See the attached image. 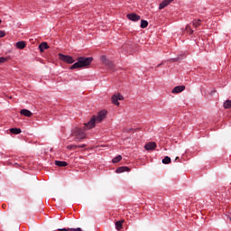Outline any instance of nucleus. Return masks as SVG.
<instances>
[{
    "mask_svg": "<svg viewBox=\"0 0 231 231\" xmlns=\"http://www.w3.org/2000/svg\"><path fill=\"white\" fill-rule=\"evenodd\" d=\"M1 23H2V21H1V19H0V24H1Z\"/></svg>",
    "mask_w": 231,
    "mask_h": 231,
    "instance_id": "obj_29",
    "label": "nucleus"
},
{
    "mask_svg": "<svg viewBox=\"0 0 231 231\" xmlns=\"http://www.w3.org/2000/svg\"><path fill=\"white\" fill-rule=\"evenodd\" d=\"M200 23H201V20H200V19H199V20H194V21L192 22V24H193L194 28H198V26H199Z\"/></svg>",
    "mask_w": 231,
    "mask_h": 231,
    "instance_id": "obj_22",
    "label": "nucleus"
},
{
    "mask_svg": "<svg viewBox=\"0 0 231 231\" xmlns=\"http://www.w3.org/2000/svg\"><path fill=\"white\" fill-rule=\"evenodd\" d=\"M162 163H164V165H167V164L171 163V157L165 156V157L162 159Z\"/></svg>",
    "mask_w": 231,
    "mask_h": 231,
    "instance_id": "obj_21",
    "label": "nucleus"
},
{
    "mask_svg": "<svg viewBox=\"0 0 231 231\" xmlns=\"http://www.w3.org/2000/svg\"><path fill=\"white\" fill-rule=\"evenodd\" d=\"M15 46L18 50H24L26 48V42L21 41L15 43Z\"/></svg>",
    "mask_w": 231,
    "mask_h": 231,
    "instance_id": "obj_13",
    "label": "nucleus"
},
{
    "mask_svg": "<svg viewBox=\"0 0 231 231\" xmlns=\"http://www.w3.org/2000/svg\"><path fill=\"white\" fill-rule=\"evenodd\" d=\"M5 35H6V32H5V31H0V39L5 37Z\"/></svg>",
    "mask_w": 231,
    "mask_h": 231,
    "instance_id": "obj_27",
    "label": "nucleus"
},
{
    "mask_svg": "<svg viewBox=\"0 0 231 231\" xmlns=\"http://www.w3.org/2000/svg\"><path fill=\"white\" fill-rule=\"evenodd\" d=\"M186 30H187V32L189 33L190 35L194 33V31L192 30V28H190V25H187Z\"/></svg>",
    "mask_w": 231,
    "mask_h": 231,
    "instance_id": "obj_24",
    "label": "nucleus"
},
{
    "mask_svg": "<svg viewBox=\"0 0 231 231\" xmlns=\"http://www.w3.org/2000/svg\"><path fill=\"white\" fill-rule=\"evenodd\" d=\"M20 115H23V116H27V118H30L32 116V111L28 110V109H22L20 111Z\"/></svg>",
    "mask_w": 231,
    "mask_h": 231,
    "instance_id": "obj_12",
    "label": "nucleus"
},
{
    "mask_svg": "<svg viewBox=\"0 0 231 231\" xmlns=\"http://www.w3.org/2000/svg\"><path fill=\"white\" fill-rule=\"evenodd\" d=\"M80 148V149H84V147H86V144H80V145H78V148Z\"/></svg>",
    "mask_w": 231,
    "mask_h": 231,
    "instance_id": "obj_28",
    "label": "nucleus"
},
{
    "mask_svg": "<svg viewBox=\"0 0 231 231\" xmlns=\"http://www.w3.org/2000/svg\"><path fill=\"white\" fill-rule=\"evenodd\" d=\"M5 62H6V58L0 57V64H5Z\"/></svg>",
    "mask_w": 231,
    "mask_h": 231,
    "instance_id": "obj_26",
    "label": "nucleus"
},
{
    "mask_svg": "<svg viewBox=\"0 0 231 231\" xmlns=\"http://www.w3.org/2000/svg\"><path fill=\"white\" fill-rule=\"evenodd\" d=\"M93 62V57H79L78 61L72 64L69 69H77L79 68H86Z\"/></svg>",
    "mask_w": 231,
    "mask_h": 231,
    "instance_id": "obj_2",
    "label": "nucleus"
},
{
    "mask_svg": "<svg viewBox=\"0 0 231 231\" xmlns=\"http://www.w3.org/2000/svg\"><path fill=\"white\" fill-rule=\"evenodd\" d=\"M48 48H50V46H48V43L47 42H42L40 45H39V50L40 51H44V50H48Z\"/></svg>",
    "mask_w": 231,
    "mask_h": 231,
    "instance_id": "obj_14",
    "label": "nucleus"
},
{
    "mask_svg": "<svg viewBox=\"0 0 231 231\" xmlns=\"http://www.w3.org/2000/svg\"><path fill=\"white\" fill-rule=\"evenodd\" d=\"M121 160H122V155H117L113 158L112 162L113 163H118V162H120Z\"/></svg>",
    "mask_w": 231,
    "mask_h": 231,
    "instance_id": "obj_20",
    "label": "nucleus"
},
{
    "mask_svg": "<svg viewBox=\"0 0 231 231\" xmlns=\"http://www.w3.org/2000/svg\"><path fill=\"white\" fill-rule=\"evenodd\" d=\"M106 115H107V111L102 110L100 111L97 116H93L89 122L84 125L83 129L84 131H88L89 129H93L97 124H100L104 118H106Z\"/></svg>",
    "mask_w": 231,
    "mask_h": 231,
    "instance_id": "obj_1",
    "label": "nucleus"
},
{
    "mask_svg": "<svg viewBox=\"0 0 231 231\" xmlns=\"http://www.w3.org/2000/svg\"><path fill=\"white\" fill-rule=\"evenodd\" d=\"M101 60L102 62H104V64H106V66H108L110 69H113L115 65L113 64V62L109 61V60H107L106 56H101Z\"/></svg>",
    "mask_w": 231,
    "mask_h": 231,
    "instance_id": "obj_7",
    "label": "nucleus"
},
{
    "mask_svg": "<svg viewBox=\"0 0 231 231\" xmlns=\"http://www.w3.org/2000/svg\"><path fill=\"white\" fill-rule=\"evenodd\" d=\"M127 19H129V21H133L134 23H136L137 21H140L141 17L140 15L136 14H128L126 15Z\"/></svg>",
    "mask_w": 231,
    "mask_h": 231,
    "instance_id": "obj_6",
    "label": "nucleus"
},
{
    "mask_svg": "<svg viewBox=\"0 0 231 231\" xmlns=\"http://www.w3.org/2000/svg\"><path fill=\"white\" fill-rule=\"evenodd\" d=\"M130 169L127 166H122L116 170L117 174H122V172H129Z\"/></svg>",
    "mask_w": 231,
    "mask_h": 231,
    "instance_id": "obj_11",
    "label": "nucleus"
},
{
    "mask_svg": "<svg viewBox=\"0 0 231 231\" xmlns=\"http://www.w3.org/2000/svg\"><path fill=\"white\" fill-rule=\"evenodd\" d=\"M172 1L174 0H163L159 5V10H163V8H165L166 6H169V5L172 3Z\"/></svg>",
    "mask_w": 231,
    "mask_h": 231,
    "instance_id": "obj_9",
    "label": "nucleus"
},
{
    "mask_svg": "<svg viewBox=\"0 0 231 231\" xmlns=\"http://www.w3.org/2000/svg\"><path fill=\"white\" fill-rule=\"evenodd\" d=\"M111 100L114 106H120V102H118V100H124V96H122L120 93L115 94L112 96Z\"/></svg>",
    "mask_w": 231,
    "mask_h": 231,
    "instance_id": "obj_5",
    "label": "nucleus"
},
{
    "mask_svg": "<svg viewBox=\"0 0 231 231\" xmlns=\"http://www.w3.org/2000/svg\"><path fill=\"white\" fill-rule=\"evenodd\" d=\"M144 149H145L146 151H154V149H156V143H154V142L147 143L144 145Z\"/></svg>",
    "mask_w": 231,
    "mask_h": 231,
    "instance_id": "obj_8",
    "label": "nucleus"
},
{
    "mask_svg": "<svg viewBox=\"0 0 231 231\" xmlns=\"http://www.w3.org/2000/svg\"><path fill=\"white\" fill-rule=\"evenodd\" d=\"M67 149H69V151H71L72 149H79V145L69 144L67 146Z\"/></svg>",
    "mask_w": 231,
    "mask_h": 231,
    "instance_id": "obj_25",
    "label": "nucleus"
},
{
    "mask_svg": "<svg viewBox=\"0 0 231 231\" xmlns=\"http://www.w3.org/2000/svg\"><path fill=\"white\" fill-rule=\"evenodd\" d=\"M123 222L122 221H116V230H121Z\"/></svg>",
    "mask_w": 231,
    "mask_h": 231,
    "instance_id": "obj_23",
    "label": "nucleus"
},
{
    "mask_svg": "<svg viewBox=\"0 0 231 231\" xmlns=\"http://www.w3.org/2000/svg\"><path fill=\"white\" fill-rule=\"evenodd\" d=\"M60 60H62V62H67V64H73L75 62V60H73V57L64 55L62 53L59 54Z\"/></svg>",
    "mask_w": 231,
    "mask_h": 231,
    "instance_id": "obj_4",
    "label": "nucleus"
},
{
    "mask_svg": "<svg viewBox=\"0 0 231 231\" xmlns=\"http://www.w3.org/2000/svg\"><path fill=\"white\" fill-rule=\"evenodd\" d=\"M182 91H185V86H183V85L175 87L171 90V93L178 94V93H182Z\"/></svg>",
    "mask_w": 231,
    "mask_h": 231,
    "instance_id": "obj_10",
    "label": "nucleus"
},
{
    "mask_svg": "<svg viewBox=\"0 0 231 231\" xmlns=\"http://www.w3.org/2000/svg\"><path fill=\"white\" fill-rule=\"evenodd\" d=\"M149 26V22L147 20H141V28H147Z\"/></svg>",
    "mask_w": 231,
    "mask_h": 231,
    "instance_id": "obj_18",
    "label": "nucleus"
},
{
    "mask_svg": "<svg viewBox=\"0 0 231 231\" xmlns=\"http://www.w3.org/2000/svg\"><path fill=\"white\" fill-rule=\"evenodd\" d=\"M58 231H83L82 228H59Z\"/></svg>",
    "mask_w": 231,
    "mask_h": 231,
    "instance_id": "obj_16",
    "label": "nucleus"
},
{
    "mask_svg": "<svg viewBox=\"0 0 231 231\" xmlns=\"http://www.w3.org/2000/svg\"><path fill=\"white\" fill-rule=\"evenodd\" d=\"M10 133L13 134H21L22 131L20 128H11Z\"/></svg>",
    "mask_w": 231,
    "mask_h": 231,
    "instance_id": "obj_17",
    "label": "nucleus"
},
{
    "mask_svg": "<svg viewBox=\"0 0 231 231\" xmlns=\"http://www.w3.org/2000/svg\"><path fill=\"white\" fill-rule=\"evenodd\" d=\"M224 107L225 109H230L231 107V100H226L224 102Z\"/></svg>",
    "mask_w": 231,
    "mask_h": 231,
    "instance_id": "obj_19",
    "label": "nucleus"
},
{
    "mask_svg": "<svg viewBox=\"0 0 231 231\" xmlns=\"http://www.w3.org/2000/svg\"><path fill=\"white\" fill-rule=\"evenodd\" d=\"M55 165H57V167H68V162L64 161H56Z\"/></svg>",
    "mask_w": 231,
    "mask_h": 231,
    "instance_id": "obj_15",
    "label": "nucleus"
},
{
    "mask_svg": "<svg viewBox=\"0 0 231 231\" xmlns=\"http://www.w3.org/2000/svg\"><path fill=\"white\" fill-rule=\"evenodd\" d=\"M72 136L76 138L77 142H82V140H85L86 138V134L82 128L75 127L72 130Z\"/></svg>",
    "mask_w": 231,
    "mask_h": 231,
    "instance_id": "obj_3",
    "label": "nucleus"
}]
</instances>
